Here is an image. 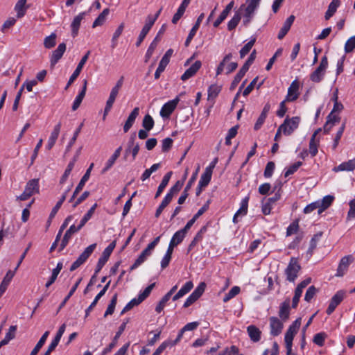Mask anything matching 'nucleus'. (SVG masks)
I'll use <instances>...</instances> for the list:
<instances>
[{"label":"nucleus","instance_id":"obj_1","mask_svg":"<svg viewBox=\"0 0 355 355\" xmlns=\"http://www.w3.org/2000/svg\"><path fill=\"white\" fill-rule=\"evenodd\" d=\"M261 1V0H246V3L239 7L234 17L229 21L227 24L228 30L232 31L237 26L241 19V16L243 18V24L245 26L248 25L253 19Z\"/></svg>","mask_w":355,"mask_h":355},{"label":"nucleus","instance_id":"obj_2","mask_svg":"<svg viewBox=\"0 0 355 355\" xmlns=\"http://www.w3.org/2000/svg\"><path fill=\"white\" fill-rule=\"evenodd\" d=\"M40 192L39 179H31L26 183L23 193L17 196V200L24 201L30 198L32 196Z\"/></svg>","mask_w":355,"mask_h":355},{"label":"nucleus","instance_id":"obj_3","mask_svg":"<svg viewBox=\"0 0 355 355\" xmlns=\"http://www.w3.org/2000/svg\"><path fill=\"white\" fill-rule=\"evenodd\" d=\"M302 319L301 318H297L292 324L289 326L287 329L285 336H284V342L286 345V349H288V352L291 350V348L293 347V340L295 336L298 332L300 327L301 326Z\"/></svg>","mask_w":355,"mask_h":355},{"label":"nucleus","instance_id":"obj_4","mask_svg":"<svg viewBox=\"0 0 355 355\" xmlns=\"http://www.w3.org/2000/svg\"><path fill=\"white\" fill-rule=\"evenodd\" d=\"M300 122L299 116L286 117L284 123L279 125V132H282V134L286 136L291 135L298 128Z\"/></svg>","mask_w":355,"mask_h":355},{"label":"nucleus","instance_id":"obj_5","mask_svg":"<svg viewBox=\"0 0 355 355\" xmlns=\"http://www.w3.org/2000/svg\"><path fill=\"white\" fill-rule=\"evenodd\" d=\"M328 67V59L324 55L320 62L319 66L311 73L310 80L313 83H320L323 79L326 70Z\"/></svg>","mask_w":355,"mask_h":355},{"label":"nucleus","instance_id":"obj_6","mask_svg":"<svg viewBox=\"0 0 355 355\" xmlns=\"http://www.w3.org/2000/svg\"><path fill=\"white\" fill-rule=\"evenodd\" d=\"M300 269L301 266L299 264L297 260L295 258H291L288 266L285 270L286 280L290 282H294L297 278L298 272Z\"/></svg>","mask_w":355,"mask_h":355},{"label":"nucleus","instance_id":"obj_7","mask_svg":"<svg viewBox=\"0 0 355 355\" xmlns=\"http://www.w3.org/2000/svg\"><path fill=\"white\" fill-rule=\"evenodd\" d=\"M96 247V244L94 243L85 248V250L80 254L78 259L71 264L70 270L73 271L83 264L86 260L92 254Z\"/></svg>","mask_w":355,"mask_h":355},{"label":"nucleus","instance_id":"obj_8","mask_svg":"<svg viewBox=\"0 0 355 355\" xmlns=\"http://www.w3.org/2000/svg\"><path fill=\"white\" fill-rule=\"evenodd\" d=\"M182 95V93L180 94L174 99L171 100L163 105L160 110V116L164 119H168L170 115L173 113L175 107H177L180 97Z\"/></svg>","mask_w":355,"mask_h":355},{"label":"nucleus","instance_id":"obj_9","mask_svg":"<svg viewBox=\"0 0 355 355\" xmlns=\"http://www.w3.org/2000/svg\"><path fill=\"white\" fill-rule=\"evenodd\" d=\"M116 246V241H114L103 250L101 257L98 259L95 273L97 274L100 272L102 268L105 266L112 252Z\"/></svg>","mask_w":355,"mask_h":355},{"label":"nucleus","instance_id":"obj_10","mask_svg":"<svg viewBox=\"0 0 355 355\" xmlns=\"http://www.w3.org/2000/svg\"><path fill=\"white\" fill-rule=\"evenodd\" d=\"M281 198V192L279 190L274 196L269 198L266 201L261 202V211L264 215H269L275 203Z\"/></svg>","mask_w":355,"mask_h":355},{"label":"nucleus","instance_id":"obj_11","mask_svg":"<svg viewBox=\"0 0 355 355\" xmlns=\"http://www.w3.org/2000/svg\"><path fill=\"white\" fill-rule=\"evenodd\" d=\"M91 53V51H88L85 55L81 58L80 61L79 62V63L78 64V66L76 67V69H75V71L73 72V73L71 74V76H70L69 78V80L65 87V89H67L69 88V87L73 83V81L78 78V76L80 75L84 65L85 64V63L87 62L88 58H89V56Z\"/></svg>","mask_w":355,"mask_h":355},{"label":"nucleus","instance_id":"obj_12","mask_svg":"<svg viewBox=\"0 0 355 355\" xmlns=\"http://www.w3.org/2000/svg\"><path fill=\"white\" fill-rule=\"evenodd\" d=\"M345 295V292L343 290H340L331 297L326 311L328 315H331L335 311L337 306L343 300Z\"/></svg>","mask_w":355,"mask_h":355},{"label":"nucleus","instance_id":"obj_13","mask_svg":"<svg viewBox=\"0 0 355 355\" xmlns=\"http://www.w3.org/2000/svg\"><path fill=\"white\" fill-rule=\"evenodd\" d=\"M173 50L170 49L166 51L162 58L161 59L159 66L155 73V78L158 79L160 74L165 70L166 66L169 63L170 58L172 56Z\"/></svg>","mask_w":355,"mask_h":355},{"label":"nucleus","instance_id":"obj_14","mask_svg":"<svg viewBox=\"0 0 355 355\" xmlns=\"http://www.w3.org/2000/svg\"><path fill=\"white\" fill-rule=\"evenodd\" d=\"M94 167V163H92L89 166V167L87 169L85 173L82 177L80 181L79 182L78 184L76 187L72 196L69 199V202H71L76 198V196L79 193V192L83 189L84 187L85 183L88 181L89 177H90V173Z\"/></svg>","mask_w":355,"mask_h":355},{"label":"nucleus","instance_id":"obj_15","mask_svg":"<svg viewBox=\"0 0 355 355\" xmlns=\"http://www.w3.org/2000/svg\"><path fill=\"white\" fill-rule=\"evenodd\" d=\"M249 200H250L249 196H247L244 198L242 199V200L240 203L239 209L236 211V212L234 215L233 220H232L234 223L236 224L239 222L238 218L239 217H243L247 214Z\"/></svg>","mask_w":355,"mask_h":355},{"label":"nucleus","instance_id":"obj_16","mask_svg":"<svg viewBox=\"0 0 355 355\" xmlns=\"http://www.w3.org/2000/svg\"><path fill=\"white\" fill-rule=\"evenodd\" d=\"M128 322V320H127L125 322H123L120 325V327H119V328L118 329V331L116 333L114 337L113 338V340H112V343H110V345L107 347L103 349V350L102 351V355H106L110 352H111V350L116 346V345L117 343V341H118V339L119 338L121 335L124 331V330H125V329L126 327V324H127Z\"/></svg>","mask_w":355,"mask_h":355},{"label":"nucleus","instance_id":"obj_17","mask_svg":"<svg viewBox=\"0 0 355 355\" xmlns=\"http://www.w3.org/2000/svg\"><path fill=\"white\" fill-rule=\"evenodd\" d=\"M299 87L298 82L296 80H293L288 88V92L285 100L289 102L297 100L300 96Z\"/></svg>","mask_w":355,"mask_h":355},{"label":"nucleus","instance_id":"obj_18","mask_svg":"<svg viewBox=\"0 0 355 355\" xmlns=\"http://www.w3.org/2000/svg\"><path fill=\"white\" fill-rule=\"evenodd\" d=\"M353 259L351 255H347L343 257L339 263V265L337 268V271L336 273V276L337 277H343L345 272H347L349 264L352 263Z\"/></svg>","mask_w":355,"mask_h":355},{"label":"nucleus","instance_id":"obj_19","mask_svg":"<svg viewBox=\"0 0 355 355\" xmlns=\"http://www.w3.org/2000/svg\"><path fill=\"white\" fill-rule=\"evenodd\" d=\"M270 334L273 336L279 335L283 329V323L277 317H270Z\"/></svg>","mask_w":355,"mask_h":355},{"label":"nucleus","instance_id":"obj_20","mask_svg":"<svg viewBox=\"0 0 355 355\" xmlns=\"http://www.w3.org/2000/svg\"><path fill=\"white\" fill-rule=\"evenodd\" d=\"M198 169H199V168H198L197 170L196 171V172L192 175V176L189 179V182H187V184L185 187L184 191L182 192V195L178 198V202L180 205L183 204L185 202L187 198L188 197V196H189L188 192H189V189L191 188V187L193 186V184H194L195 181L196 180Z\"/></svg>","mask_w":355,"mask_h":355},{"label":"nucleus","instance_id":"obj_21","mask_svg":"<svg viewBox=\"0 0 355 355\" xmlns=\"http://www.w3.org/2000/svg\"><path fill=\"white\" fill-rule=\"evenodd\" d=\"M66 51V44L62 42L60 43L57 49L52 52V55L50 58L51 64L54 66L62 57L64 53Z\"/></svg>","mask_w":355,"mask_h":355},{"label":"nucleus","instance_id":"obj_22","mask_svg":"<svg viewBox=\"0 0 355 355\" xmlns=\"http://www.w3.org/2000/svg\"><path fill=\"white\" fill-rule=\"evenodd\" d=\"M204 17H205L204 13H201L198 16V17L195 24L193 25V26L191 29V31H190V32H189V35H188V36H187V37L186 39V41L184 42L185 46H188L190 44V43H191V40H193V37L196 35V34L197 33V31L198 30V28L200 27V25L202 21L204 19Z\"/></svg>","mask_w":355,"mask_h":355},{"label":"nucleus","instance_id":"obj_23","mask_svg":"<svg viewBox=\"0 0 355 355\" xmlns=\"http://www.w3.org/2000/svg\"><path fill=\"white\" fill-rule=\"evenodd\" d=\"M202 63L200 60L196 61L182 75L181 80L185 81L193 76L200 69Z\"/></svg>","mask_w":355,"mask_h":355},{"label":"nucleus","instance_id":"obj_24","mask_svg":"<svg viewBox=\"0 0 355 355\" xmlns=\"http://www.w3.org/2000/svg\"><path fill=\"white\" fill-rule=\"evenodd\" d=\"M85 15V12H83L79 13L73 18L71 24V35L73 37H75L78 35L79 28L80 26L83 19H84Z\"/></svg>","mask_w":355,"mask_h":355},{"label":"nucleus","instance_id":"obj_25","mask_svg":"<svg viewBox=\"0 0 355 355\" xmlns=\"http://www.w3.org/2000/svg\"><path fill=\"white\" fill-rule=\"evenodd\" d=\"M87 80H83V87H82V89L79 92L78 94L76 96V97L75 98L74 101H73V103L72 104V110L73 111H75L76 110L79 106L80 105L85 96V94H86V90H87Z\"/></svg>","mask_w":355,"mask_h":355},{"label":"nucleus","instance_id":"obj_26","mask_svg":"<svg viewBox=\"0 0 355 355\" xmlns=\"http://www.w3.org/2000/svg\"><path fill=\"white\" fill-rule=\"evenodd\" d=\"M139 114V108L138 107H135L133 110L131 112V113L129 114L126 121L125 122V124L123 125L124 132H128V130L131 128Z\"/></svg>","mask_w":355,"mask_h":355},{"label":"nucleus","instance_id":"obj_27","mask_svg":"<svg viewBox=\"0 0 355 355\" xmlns=\"http://www.w3.org/2000/svg\"><path fill=\"white\" fill-rule=\"evenodd\" d=\"M61 128V123H58L54 126V128L48 139L47 144L46 146V148L48 150H51L53 146L55 145L56 140L59 136Z\"/></svg>","mask_w":355,"mask_h":355},{"label":"nucleus","instance_id":"obj_28","mask_svg":"<svg viewBox=\"0 0 355 355\" xmlns=\"http://www.w3.org/2000/svg\"><path fill=\"white\" fill-rule=\"evenodd\" d=\"M295 20V17L293 15H291L288 17L286 20L284 21L283 26L280 29L277 37L279 40H282L285 35L287 34L288 31L290 30L291 25L293 24Z\"/></svg>","mask_w":355,"mask_h":355},{"label":"nucleus","instance_id":"obj_29","mask_svg":"<svg viewBox=\"0 0 355 355\" xmlns=\"http://www.w3.org/2000/svg\"><path fill=\"white\" fill-rule=\"evenodd\" d=\"M334 200V197L333 196L327 195L322 199L317 200L319 204V214H322L325 209L329 207Z\"/></svg>","mask_w":355,"mask_h":355},{"label":"nucleus","instance_id":"obj_30","mask_svg":"<svg viewBox=\"0 0 355 355\" xmlns=\"http://www.w3.org/2000/svg\"><path fill=\"white\" fill-rule=\"evenodd\" d=\"M355 169V158L349 159L339 164L334 168L336 172L338 171H352Z\"/></svg>","mask_w":355,"mask_h":355},{"label":"nucleus","instance_id":"obj_31","mask_svg":"<svg viewBox=\"0 0 355 355\" xmlns=\"http://www.w3.org/2000/svg\"><path fill=\"white\" fill-rule=\"evenodd\" d=\"M193 287V282L189 281L179 290V291L173 297V301H176L187 294Z\"/></svg>","mask_w":355,"mask_h":355},{"label":"nucleus","instance_id":"obj_32","mask_svg":"<svg viewBox=\"0 0 355 355\" xmlns=\"http://www.w3.org/2000/svg\"><path fill=\"white\" fill-rule=\"evenodd\" d=\"M247 331L251 340L257 343L260 340L261 331L254 325H250L247 327Z\"/></svg>","mask_w":355,"mask_h":355},{"label":"nucleus","instance_id":"obj_33","mask_svg":"<svg viewBox=\"0 0 355 355\" xmlns=\"http://www.w3.org/2000/svg\"><path fill=\"white\" fill-rule=\"evenodd\" d=\"M290 313V301L287 300L282 302L279 307V315L283 320H286L288 318Z\"/></svg>","mask_w":355,"mask_h":355},{"label":"nucleus","instance_id":"obj_34","mask_svg":"<svg viewBox=\"0 0 355 355\" xmlns=\"http://www.w3.org/2000/svg\"><path fill=\"white\" fill-rule=\"evenodd\" d=\"M121 150H122L121 146H119L118 148H116L115 150L113 155L107 161V162L105 164V166L103 169V173H105L106 171H107L114 165L115 161L120 156Z\"/></svg>","mask_w":355,"mask_h":355},{"label":"nucleus","instance_id":"obj_35","mask_svg":"<svg viewBox=\"0 0 355 355\" xmlns=\"http://www.w3.org/2000/svg\"><path fill=\"white\" fill-rule=\"evenodd\" d=\"M172 174H173V172L169 171L164 175L160 184L159 185V187L157 188V192L155 193V198H158L161 195V193L163 192V191L164 190L166 187L168 185Z\"/></svg>","mask_w":355,"mask_h":355},{"label":"nucleus","instance_id":"obj_36","mask_svg":"<svg viewBox=\"0 0 355 355\" xmlns=\"http://www.w3.org/2000/svg\"><path fill=\"white\" fill-rule=\"evenodd\" d=\"M340 4V0H332L328 6V9L325 12V19H329L336 12L337 8Z\"/></svg>","mask_w":355,"mask_h":355},{"label":"nucleus","instance_id":"obj_37","mask_svg":"<svg viewBox=\"0 0 355 355\" xmlns=\"http://www.w3.org/2000/svg\"><path fill=\"white\" fill-rule=\"evenodd\" d=\"M151 254L147 251L146 249H144L140 255L138 257V258L135 260V263L130 266V270H133L138 268L140 265H141L146 259Z\"/></svg>","mask_w":355,"mask_h":355},{"label":"nucleus","instance_id":"obj_38","mask_svg":"<svg viewBox=\"0 0 355 355\" xmlns=\"http://www.w3.org/2000/svg\"><path fill=\"white\" fill-rule=\"evenodd\" d=\"M28 7L26 6V0H19L15 6V10L17 12V17L21 18L24 16Z\"/></svg>","mask_w":355,"mask_h":355},{"label":"nucleus","instance_id":"obj_39","mask_svg":"<svg viewBox=\"0 0 355 355\" xmlns=\"http://www.w3.org/2000/svg\"><path fill=\"white\" fill-rule=\"evenodd\" d=\"M320 130V129H318L314 132L309 142V153L312 157H315L318 153V142L316 141L315 137Z\"/></svg>","mask_w":355,"mask_h":355},{"label":"nucleus","instance_id":"obj_40","mask_svg":"<svg viewBox=\"0 0 355 355\" xmlns=\"http://www.w3.org/2000/svg\"><path fill=\"white\" fill-rule=\"evenodd\" d=\"M62 268V263H61V262L58 263L55 268H54L53 270L49 279L47 281V282L45 284V286L46 288H49L51 284H53L55 282V281L56 280L58 275L60 273Z\"/></svg>","mask_w":355,"mask_h":355},{"label":"nucleus","instance_id":"obj_41","mask_svg":"<svg viewBox=\"0 0 355 355\" xmlns=\"http://www.w3.org/2000/svg\"><path fill=\"white\" fill-rule=\"evenodd\" d=\"M78 231L76 230V226L72 225L66 231L62 241L61 242L62 249L64 248L66 245L68 244L69 241L71 239L73 234L77 232Z\"/></svg>","mask_w":355,"mask_h":355},{"label":"nucleus","instance_id":"obj_42","mask_svg":"<svg viewBox=\"0 0 355 355\" xmlns=\"http://www.w3.org/2000/svg\"><path fill=\"white\" fill-rule=\"evenodd\" d=\"M13 273H12L10 271H8L6 276L4 277L1 285H0V297L2 296V295L6 292L12 277Z\"/></svg>","mask_w":355,"mask_h":355},{"label":"nucleus","instance_id":"obj_43","mask_svg":"<svg viewBox=\"0 0 355 355\" xmlns=\"http://www.w3.org/2000/svg\"><path fill=\"white\" fill-rule=\"evenodd\" d=\"M70 190H71V187H69L67 189V191L62 194V196H61L60 199L58 201V202L56 203L55 207L52 209L51 212L50 216H49V218H51V219L53 218L55 216V215L57 214L58 211L59 210V209L62 206V203L65 200L67 193Z\"/></svg>","mask_w":355,"mask_h":355},{"label":"nucleus","instance_id":"obj_44","mask_svg":"<svg viewBox=\"0 0 355 355\" xmlns=\"http://www.w3.org/2000/svg\"><path fill=\"white\" fill-rule=\"evenodd\" d=\"M221 90V87L216 85V84H214V85H211L208 88V97H207V99L208 101H210V100H214L217 96L218 95V94L220 93Z\"/></svg>","mask_w":355,"mask_h":355},{"label":"nucleus","instance_id":"obj_45","mask_svg":"<svg viewBox=\"0 0 355 355\" xmlns=\"http://www.w3.org/2000/svg\"><path fill=\"white\" fill-rule=\"evenodd\" d=\"M212 173L205 170L198 182V187H206L211 181Z\"/></svg>","mask_w":355,"mask_h":355},{"label":"nucleus","instance_id":"obj_46","mask_svg":"<svg viewBox=\"0 0 355 355\" xmlns=\"http://www.w3.org/2000/svg\"><path fill=\"white\" fill-rule=\"evenodd\" d=\"M49 332L46 331L44 334L42 336L32 352H31L30 355H37L38 352L40 350V349L42 347V346L44 345L48 336H49Z\"/></svg>","mask_w":355,"mask_h":355},{"label":"nucleus","instance_id":"obj_47","mask_svg":"<svg viewBox=\"0 0 355 355\" xmlns=\"http://www.w3.org/2000/svg\"><path fill=\"white\" fill-rule=\"evenodd\" d=\"M110 10L108 8H105L103 10V12L98 16V17L94 20L92 24V27L95 28L98 26L103 25L105 20L106 17L108 15Z\"/></svg>","mask_w":355,"mask_h":355},{"label":"nucleus","instance_id":"obj_48","mask_svg":"<svg viewBox=\"0 0 355 355\" xmlns=\"http://www.w3.org/2000/svg\"><path fill=\"white\" fill-rule=\"evenodd\" d=\"M76 161V158L74 157L71 161L69 162V163L68 164V165L64 172V174L62 175V176L60 178V184H64L66 182V180H67L68 177L69 176L71 171L73 170V168L74 167Z\"/></svg>","mask_w":355,"mask_h":355},{"label":"nucleus","instance_id":"obj_49","mask_svg":"<svg viewBox=\"0 0 355 355\" xmlns=\"http://www.w3.org/2000/svg\"><path fill=\"white\" fill-rule=\"evenodd\" d=\"M248 69H249L248 68H247L246 67L243 65L241 69L239 71V72L235 76V77L232 83V85H231L232 88H234L235 87L237 86V85L241 80V79L245 76V74L248 71Z\"/></svg>","mask_w":355,"mask_h":355},{"label":"nucleus","instance_id":"obj_50","mask_svg":"<svg viewBox=\"0 0 355 355\" xmlns=\"http://www.w3.org/2000/svg\"><path fill=\"white\" fill-rule=\"evenodd\" d=\"M256 42L255 37H251L250 40L244 45V46L240 50V58H243L251 50Z\"/></svg>","mask_w":355,"mask_h":355},{"label":"nucleus","instance_id":"obj_51","mask_svg":"<svg viewBox=\"0 0 355 355\" xmlns=\"http://www.w3.org/2000/svg\"><path fill=\"white\" fill-rule=\"evenodd\" d=\"M339 118L336 114H334L333 112H331L328 117L326 124L324 125V130L325 132H328L331 126L334 125V123L338 121Z\"/></svg>","mask_w":355,"mask_h":355},{"label":"nucleus","instance_id":"obj_52","mask_svg":"<svg viewBox=\"0 0 355 355\" xmlns=\"http://www.w3.org/2000/svg\"><path fill=\"white\" fill-rule=\"evenodd\" d=\"M57 35L55 33H52L49 36H47L44 40V46L46 49L53 48L56 44Z\"/></svg>","mask_w":355,"mask_h":355},{"label":"nucleus","instance_id":"obj_53","mask_svg":"<svg viewBox=\"0 0 355 355\" xmlns=\"http://www.w3.org/2000/svg\"><path fill=\"white\" fill-rule=\"evenodd\" d=\"M83 126V123H81L79 125V126L76 128L75 132H73V137H71V139H70V141H69V143L66 147V152H69L71 150L73 145L75 144V142L82 130Z\"/></svg>","mask_w":355,"mask_h":355},{"label":"nucleus","instance_id":"obj_54","mask_svg":"<svg viewBox=\"0 0 355 355\" xmlns=\"http://www.w3.org/2000/svg\"><path fill=\"white\" fill-rule=\"evenodd\" d=\"M81 280H82L81 278L78 279V281L76 282V284L72 286V288H71V290H70L69 293H68V295L64 297V299L63 300L62 303L60 304L58 311H60L65 305L67 302L73 295V294L74 293V292L76 291L77 288L78 287Z\"/></svg>","mask_w":355,"mask_h":355},{"label":"nucleus","instance_id":"obj_55","mask_svg":"<svg viewBox=\"0 0 355 355\" xmlns=\"http://www.w3.org/2000/svg\"><path fill=\"white\" fill-rule=\"evenodd\" d=\"M186 234H187L184 232H183L182 230H180L173 234L170 241L178 245L182 243V241L185 238Z\"/></svg>","mask_w":355,"mask_h":355},{"label":"nucleus","instance_id":"obj_56","mask_svg":"<svg viewBox=\"0 0 355 355\" xmlns=\"http://www.w3.org/2000/svg\"><path fill=\"white\" fill-rule=\"evenodd\" d=\"M241 291V288L239 286H233L230 291L224 296L223 297V302H227L231 299L234 297L236 295H237Z\"/></svg>","mask_w":355,"mask_h":355},{"label":"nucleus","instance_id":"obj_57","mask_svg":"<svg viewBox=\"0 0 355 355\" xmlns=\"http://www.w3.org/2000/svg\"><path fill=\"white\" fill-rule=\"evenodd\" d=\"M142 126L146 129L147 131H150L153 129L154 126V120L153 117L149 115L146 114L143 119L142 121Z\"/></svg>","mask_w":355,"mask_h":355},{"label":"nucleus","instance_id":"obj_58","mask_svg":"<svg viewBox=\"0 0 355 355\" xmlns=\"http://www.w3.org/2000/svg\"><path fill=\"white\" fill-rule=\"evenodd\" d=\"M327 335L324 332H320L316 334L313 339V343L320 346L322 347L324 344L325 339L327 338Z\"/></svg>","mask_w":355,"mask_h":355},{"label":"nucleus","instance_id":"obj_59","mask_svg":"<svg viewBox=\"0 0 355 355\" xmlns=\"http://www.w3.org/2000/svg\"><path fill=\"white\" fill-rule=\"evenodd\" d=\"M116 302H117V294H115L112 297V300L105 312V314H104L105 317H106L109 315H112L114 313Z\"/></svg>","mask_w":355,"mask_h":355},{"label":"nucleus","instance_id":"obj_60","mask_svg":"<svg viewBox=\"0 0 355 355\" xmlns=\"http://www.w3.org/2000/svg\"><path fill=\"white\" fill-rule=\"evenodd\" d=\"M141 302V300L137 297L131 300L123 308L121 312V315L124 314L126 311L130 310L134 306L139 305Z\"/></svg>","mask_w":355,"mask_h":355},{"label":"nucleus","instance_id":"obj_61","mask_svg":"<svg viewBox=\"0 0 355 355\" xmlns=\"http://www.w3.org/2000/svg\"><path fill=\"white\" fill-rule=\"evenodd\" d=\"M302 162H297L290 166L284 173V176L286 178L288 177L289 175L293 174L295 171H297V169L302 166Z\"/></svg>","mask_w":355,"mask_h":355},{"label":"nucleus","instance_id":"obj_62","mask_svg":"<svg viewBox=\"0 0 355 355\" xmlns=\"http://www.w3.org/2000/svg\"><path fill=\"white\" fill-rule=\"evenodd\" d=\"M355 49V35L349 37L345 44V51L346 53H350Z\"/></svg>","mask_w":355,"mask_h":355},{"label":"nucleus","instance_id":"obj_63","mask_svg":"<svg viewBox=\"0 0 355 355\" xmlns=\"http://www.w3.org/2000/svg\"><path fill=\"white\" fill-rule=\"evenodd\" d=\"M299 230V224L297 220L291 223L286 229V236H289L297 232Z\"/></svg>","mask_w":355,"mask_h":355},{"label":"nucleus","instance_id":"obj_64","mask_svg":"<svg viewBox=\"0 0 355 355\" xmlns=\"http://www.w3.org/2000/svg\"><path fill=\"white\" fill-rule=\"evenodd\" d=\"M275 165L272 162H269L267 163L265 170H264V176L266 178H270L275 171Z\"/></svg>","mask_w":355,"mask_h":355}]
</instances>
